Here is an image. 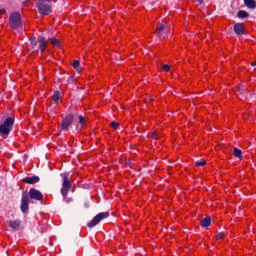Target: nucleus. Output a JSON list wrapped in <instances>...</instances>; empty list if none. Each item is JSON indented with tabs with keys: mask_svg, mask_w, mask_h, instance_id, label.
Segmentation results:
<instances>
[{
	"mask_svg": "<svg viewBox=\"0 0 256 256\" xmlns=\"http://www.w3.org/2000/svg\"><path fill=\"white\" fill-rule=\"evenodd\" d=\"M9 26L15 31L23 29V20L21 19V13L13 12L9 16Z\"/></svg>",
	"mask_w": 256,
	"mask_h": 256,
	"instance_id": "f257e3e1",
	"label": "nucleus"
},
{
	"mask_svg": "<svg viewBox=\"0 0 256 256\" xmlns=\"http://www.w3.org/2000/svg\"><path fill=\"white\" fill-rule=\"evenodd\" d=\"M15 121L13 118L8 117L5 119L4 123L0 125V135L3 139H7L9 134L11 133V129H13Z\"/></svg>",
	"mask_w": 256,
	"mask_h": 256,
	"instance_id": "f03ea898",
	"label": "nucleus"
},
{
	"mask_svg": "<svg viewBox=\"0 0 256 256\" xmlns=\"http://www.w3.org/2000/svg\"><path fill=\"white\" fill-rule=\"evenodd\" d=\"M61 177L63 179L61 195L65 199V198H67V195H69V191H71V187H73V184H71V181L69 180V173H67V172L62 173Z\"/></svg>",
	"mask_w": 256,
	"mask_h": 256,
	"instance_id": "7ed1b4c3",
	"label": "nucleus"
},
{
	"mask_svg": "<svg viewBox=\"0 0 256 256\" xmlns=\"http://www.w3.org/2000/svg\"><path fill=\"white\" fill-rule=\"evenodd\" d=\"M36 7L41 15H50V13H53V6L47 3V0H38Z\"/></svg>",
	"mask_w": 256,
	"mask_h": 256,
	"instance_id": "20e7f679",
	"label": "nucleus"
},
{
	"mask_svg": "<svg viewBox=\"0 0 256 256\" xmlns=\"http://www.w3.org/2000/svg\"><path fill=\"white\" fill-rule=\"evenodd\" d=\"M158 39H165V37H169V26L167 22L159 23L156 27L155 31Z\"/></svg>",
	"mask_w": 256,
	"mask_h": 256,
	"instance_id": "39448f33",
	"label": "nucleus"
},
{
	"mask_svg": "<svg viewBox=\"0 0 256 256\" xmlns=\"http://www.w3.org/2000/svg\"><path fill=\"white\" fill-rule=\"evenodd\" d=\"M109 217V212H101L97 214L88 224L87 227L89 229H93V227H96V225H99L103 219H107Z\"/></svg>",
	"mask_w": 256,
	"mask_h": 256,
	"instance_id": "423d86ee",
	"label": "nucleus"
},
{
	"mask_svg": "<svg viewBox=\"0 0 256 256\" xmlns=\"http://www.w3.org/2000/svg\"><path fill=\"white\" fill-rule=\"evenodd\" d=\"M74 119L75 117L73 116V114L66 115V117L62 119V122H61L62 131H69V127L73 125Z\"/></svg>",
	"mask_w": 256,
	"mask_h": 256,
	"instance_id": "0eeeda50",
	"label": "nucleus"
},
{
	"mask_svg": "<svg viewBox=\"0 0 256 256\" xmlns=\"http://www.w3.org/2000/svg\"><path fill=\"white\" fill-rule=\"evenodd\" d=\"M20 209L22 213H27L29 211V194L23 192Z\"/></svg>",
	"mask_w": 256,
	"mask_h": 256,
	"instance_id": "6e6552de",
	"label": "nucleus"
},
{
	"mask_svg": "<svg viewBox=\"0 0 256 256\" xmlns=\"http://www.w3.org/2000/svg\"><path fill=\"white\" fill-rule=\"evenodd\" d=\"M234 33L238 36V37H241L243 35H246L247 31H246V28H245V24L244 23H241V22H238L236 24H234Z\"/></svg>",
	"mask_w": 256,
	"mask_h": 256,
	"instance_id": "1a4fd4ad",
	"label": "nucleus"
},
{
	"mask_svg": "<svg viewBox=\"0 0 256 256\" xmlns=\"http://www.w3.org/2000/svg\"><path fill=\"white\" fill-rule=\"evenodd\" d=\"M28 197H30V199H33L34 201H43V193L35 188H31L29 190Z\"/></svg>",
	"mask_w": 256,
	"mask_h": 256,
	"instance_id": "9d476101",
	"label": "nucleus"
},
{
	"mask_svg": "<svg viewBox=\"0 0 256 256\" xmlns=\"http://www.w3.org/2000/svg\"><path fill=\"white\" fill-rule=\"evenodd\" d=\"M22 181L27 185H35V183H39L40 178L39 176H32V177L23 178Z\"/></svg>",
	"mask_w": 256,
	"mask_h": 256,
	"instance_id": "9b49d317",
	"label": "nucleus"
},
{
	"mask_svg": "<svg viewBox=\"0 0 256 256\" xmlns=\"http://www.w3.org/2000/svg\"><path fill=\"white\" fill-rule=\"evenodd\" d=\"M9 227H11V229H13L14 231H19V229L21 228V222L19 220H10L8 222Z\"/></svg>",
	"mask_w": 256,
	"mask_h": 256,
	"instance_id": "f8f14e48",
	"label": "nucleus"
},
{
	"mask_svg": "<svg viewBox=\"0 0 256 256\" xmlns=\"http://www.w3.org/2000/svg\"><path fill=\"white\" fill-rule=\"evenodd\" d=\"M46 48H47V40L45 39V36H41L39 38V50L41 51V53H43V51H45Z\"/></svg>",
	"mask_w": 256,
	"mask_h": 256,
	"instance_id": "ddd939ff",
	"label": "nucleus"
},
{
	"mask_svg": "<svg viewBox=\"0 0 256 256\" xmlns=\"http://www.w3.org/2000/svg\"><path fill=\"white\" fill-rule=\"evenodd\" d=\"M201 227H211V216H207L200 221Z\"/></svg>",
	"mask_w": 256,
	"mask_h": 256,
	"instance_id": "4468645a",
	"label": "nucleus"
},
{
	"mask_svg": "<svg viewBox=\"0 0 256 256\" xmlns=\"http://www.w3.org/2000/svg\"><path fill=\"white\" fill-rule=\"evenodd\" d=\"M244 5L248 9H256V1L255 0H244Z\"/></svg>",
	"mask_w": 256,
	"mask_h": 256,
	"instance_id": "2eb2a0df",
	"label": "nucleus"
},
{
	"mask_svg": "<svg viewBox=\"0 0 256 256\" xmlns=\"http://www.w3.org/2000/svg\"><path fill=\"white\" fill-rule=\"evenodd\" d=\"M237 17L238 19H249V12L245 10H240L237 13Z\"/></svg>",
	"mask_w": 256,
	"mask_h": 256,
	"instance_id": "dca6fc26",
	"label": "nucleus"
},
{
	"mask_svg": "<svg viewBox=\"0 0 256 256\" xmlns=\"http://www.w3.org/2000/svg\"><path fill=\"white\" fill-rule=\"evenodd\" d=\"M49 40H50L51 45H53L54 47H61V40H59L55 37L49 38Z\"/></svg>",
	"mask_w": 256,
	"mask_h": 256,
	"instance_id": "f3484780",
	"label": "nucleus"
},
{
	"mask_svg": "<svg viewBox=\"0 0 256 256\" xmlns=\"http://www.w3.org/2000/svg\"><path fill=\"white\" fill-rule=\"evenodd\" d=\"M233 155L238 157V159H243V152L238 148L233 149Z\"/></svg>",
	"mask_w": 256,
	"mask_h": 256,
	"instance_id": "a211bd4d",
	"label": "nucleus"
},
{
	"mask_svg": "<svg viewBox=\"0 0 256 256\" xmlns=\"http://www.w3.org/2000/svg\"><path fill=\"white\" fill-rule=\"evenodd\" d=\"M61 98V93L59 91H55L52 99L55 104L59 103V99Z\"/></svg>",
	"mask_w": 256,
	"mask_h": 256,
	"instance_id": "6ab92c4d",
	"label": "nucleus"
},
{
	"mask_svg": "<svg viewBox=\"0 0 256 256\" xmlns=\"http://www.w3.org/2000/svg\"><path fill=\"white\" fill-rule=\"evenodd\" d=\"M37 38H31L30 39V46H31V49H35V47H37Z\"/></svg>",
	"mask_w": 256,
	"mask_h": 256,
	"instance_id": "aec40b11",
	"label": "nucleus"
},
{
	"mask_svg": "<svg viewBox=\"0 0 256 256\" xmlns=\"http://www.w3.org/2000/svg\"><path fill=\"white\" fill-rule=\"evenodd\" d=\"M197 167H205L207 165V161L205 160H199L196 162Z\"/></svg>",
	"mask_w": 256,
	"mask_h": 256,
	"instance_id": "412c9836",
	"label": "nucleus"
},
{
	"mask_svg": "<svg viewBox=\"0 0 256 256\" xmlns=\"http://www.w3.org/2000/svg\"><path fill=\"white\" fill-rule=\"evenodd\" d=\"M162 69L165 73H169V71H171V65H163Z\"/></svg>",
	"mask_w": 256,
	"mask_h": 256,
	"instance_id": "4be33fe9",
	"label": "nucleus"
},
{
	"mask_svg": "<svg viewBox=\"0 0 256 256\" xmlns=\"http://www.w3.org/2000/svg\"><path fill=\"white\" fill-rule=\"evenodd\" d=\"M225 237V233L220 232L216 235V239H223Z\"/></svg>",
	"mask_w": 256,
	"mask_h": 256,
	"instance_id": "5701e85b",
	"label": "nucleus"
},
{
	"mask_svg": "<svg viewBox=\"0 0 256 256\" xmlns=\"http://www.w3.org/2000/svg\"><path fill=\"white\" fill-rule=\"evenodd\" d=\"M80 125H85V118L83 116H79Z\"/></svg>",
	"mask_w": 256,
	"mask_h": 256,
	"instance_id": "b1692460",
	"label": "nucleus"
},
{
	"mask_svg": "<svg viewBox=\"0 0 256 256\" xmlns=\"http://www.w3.org/2000/svg\"><path fill=\"white\" fill-rule=\"evenodd\" d=\"M151 139H159V136H157V132H154L151 134Z\"/></svg>",
	"mask_w": 256,
	"mask_h": 256,
	"instance_id": "393cba45",
	"label": "nucleus"
},
{
	"mask_svg": "<svg viewBox=\"0 0 256 256\" xmlns=\"http://www.w3.org/2000/svg\"><path fill=\"white\" fill-rule=\"evenodd\" d=\"M73 67L75 71H78V73H81V67L79 65H74Z\"/></svg>",
	"mask_w": 256,
	"mask_h": 256,
	"instance_id": "a878e982",
	"label": "nucleus"
},
{
	"mask_svg": "<svg viewBox=\"0 0 256 256\" xmlns=\"http://www.w3.org/2000/svg\"><path fill=\"white\" fill-rule=\"evenodd\" d=\"M111 127H115V129H117V127H119V124L116 122H112Z\"/></svg>",
	"mask_w": 256,
	"mask_h": 256,
	"instance_id": "bb28decb",
	"label": "nucleus"
},
{
	"mask_svg": "<svg viewBox=\"0 0 256 256\" xmlns=\"http://www.w3.org/2000/svg\"><path fill=\"white\" fill-rule=\"evenodd\" d=\"M80 63H81V62H80L79 60H74L73 63H72V65H80Z\"/></svg>",
	"mask_w": 256,
	"mask_h": 256,
	"instance_id": "cd10ccee",
	"label": "nucleus"
},
{
	"mask_svg": "<svg viewBox=\"0 0 256 256\" xmlns=\"http://www.w3.org/2000/svg\"><path fill=\"white\" fill-rule=\"evenodd\" d=\"M0 15H5V8H0Z\"/></svg>",
	"mask_w": 256,
	"mask_h": 256,
	"instance_id": "c85d7f7f",
	"label": "nucleus"
},
{
	"mask_svg": "<svg viewBox=\"0 0 256 256\" xmlns=\"http://www.w3.org/2000/svg\"><path fill=\"white\" fill-rule=\"evenodd\" d=\"M46 3H48V5H51V3H55V0H46Z\"/></svg>",
	"mask_w": 256,
	"mask_h": 256,
	"instance_id": "c756f323",
	"label": "nucleus"
},
{
	"mask_svg": "<svg viewBox=\"0 0 256 256\" xmlns=\"http://www.w3.org/2000/svg\"><path fill=\"white\" fill-rule=\"evenodd\" d=\"M200 5H203V0H196Z\"/></svg>",
	"mask_w": 256,
	"mask_h": 256,
	"instance_id": "7c9ffc66",
	"label": "nucleus"
},
{
	"mask_svg": "<svg viewBox=\"0 0 256 256\" xmlns=\"http://www.w3.org/2000/svg\"><path fill=\"white\" fill-rule=\"evenodd\" d=\"M250 65H256V61L251 62Z\"/></svg>",
	"mask_w": 256,
	"mask_h": 256,
	"instance_id": "2f4dec72",
	"label": "nucleus"
},
{
	"mask_svg": "<svg viewBox=\"0 0 256 256\" xmlns=\"http://www.w3.org/2000/svg\"><path fill=\"white\" fill-rule=\"evenodd\" d=\"M162 65H167V63H162Z\"/></svg>",
	"mask_w": 256,
	"mask_h": 256,
	"instance_id": "473e14b6",
	"label": "nucleus"
}]
</instances>
